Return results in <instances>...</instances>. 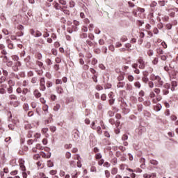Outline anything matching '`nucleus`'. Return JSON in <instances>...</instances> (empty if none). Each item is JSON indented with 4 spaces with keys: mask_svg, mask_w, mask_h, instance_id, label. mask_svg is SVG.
<instances>
[{
    "mask_svg": "<svg viewBox=\"0 0 178 178\" xmlns=\"http://www.w3.org/2000/svg\"><path fill=\"white\" fill-rule=\"evenodd\" d=\"M149 79L152 81H154L155 87H158L159 88H162V87H163V84L165 82H163L162 78H161V76H159V75L152 74L149 76Z\"/></svg>",
    "mask_w": 178,
    "mask_h": 178,
    "instance_id": "obj_1",
    "label": "nucleus"
},
{
    "mask_svg": "<svg viewBox=\"0 0 178 178\" xmlns=\"http://www.w3.org/2000/svg\"><path fill=\"white\" fill-rule=\"evenodd\" d=\"M40 88L42 91H45L47 87L45 86V78L42 77L40 80Z\"/></svg>",
    "mask_w": 178,
    "mask_h": 178,
    "instance_id": "obj_2",
    "label": "nucleus"
},
{
    "mask_svg": "<svg viewBox=\"0 0 178 178\" xmlns=\"http://www.w3.org/2000/svg\"><path fill=\"white\" fill-rule=\"evenodd\" d=\"M146 129L145 127L140 125L138 129H136V133L138 134V136H142L143 133H145Z\"/></svg>",
    "mask_w": 178,
    "mask_h": 178,
    "instance_id": "obj_3",
    "label": "nucleus"
},
{
    "mask_svg": "<svg viewBox=\"0 0 178 178\" xmlns=\"http://www.w3.org/2000/svg\"><path fill=\"white\" fill-rule=\"evenodd\" d=\"M72 138L74 141H77L80 138V132H79V130L75 129L72 131Z\"/></svg>",
    "mask_w": 178,
    "mask_h": 178,
    "instance_id": "obj_4",
    "label": "nucleus"
},
{
    "mask_svg": "<svg viewBox=\"0 0 178 178\" xmlns=\"http://www.w3.org/2000/svg\"><path fill=\"white\" fill-rule=\"evenodd\" d=\"M138 63L139 64V69H145V62L143 58H139L137 60Z\"/></svg>",
    "mask_w": 178,
    "mask_h": 178,
    "instance_id": "obj_5",
    "label": "nucleus"
},
{
    "mask_svg": "<svg viewBox=\"0 0 178 178\" xmlns=\"http://www.w3.org/2000/svg\"><path fill=\"white\" fill-rule=\"evenodd\" d=\"M10 105H11V106H14V108H17V106L20 105V102L17 100H10Z\"/></svg>",
    "mask_w": 178,
    "mask_h": 178,
    "instance_id": "obj_6",
    "label": "nucleus"
},
{
    "mask_svg": "<svg viewBox=\"0 0 178 178\" xmlns=\"http://www.w3.org/2000/svg\"><path fill=\"white\" fill-rule=\"evenodd\" d=\"M132 67H133V69H135L134 70V73H136V74H140V70L138 69V63L132 64Z\"/></svg>",
    "mask_w": 178,
    "mask_h": 178,
    "instance_id": "obj_7",
    "label": "nucleus"
},
{
    "mask_svg": "<svg viewBox=\"0 0 178 178\" xmlns=\"http://www.w3.org/2000/svg\"><path fill=\"white\" fill-rule=\"evenodd\" d=\"M19 168L22 172H26V166L24 165V161L23 159L19 162Z\"/></svg>",
    "mask_w": 178,
    "mask_h": 178,
    "instance_id": "obj_8",
    "label": "nucleus"
},
{
    "mask_svg": "<svg viewBox=\"0 0 178 178\" xmlns=\"http://www.w3.org/2000/svg\"><path fill=\"white\" fill-rule=\"evenodd\" d=\"M123 105L124 106H126V104H122V113H124V115H127V113H130V109H129L128 108H126V107H123Z\"/></svg>",
    "mask_w": 178,
    "mask_h": 178,
    "instance_id": "obj_9",
    "label": "nucleus"
},
{
    "mask_svg": "<svg viewBox=\"0 0 178 178\" xmlns=\"http://www.w3.org/2000/svg\"><path fill=\"white\" fill-rule=\"evenodd\" d=\"M6 42L8 44V48H9V49H13V48H15V47L13 46V43H12V41H10V40H7Z\"/></svg>",
    "mask_w": 178,
    "mask_h": 178,
    "instance_id": "obj_10",
    "label": "nucleus"
},
{
    "mask_svg": "<svg viewBox=\"0 0 178 178\" xmlns=\"http://www.w3.org/2000/svg\"><path fill=\"white\" fill-rule=\"evenodd\" d=\"M171 91H175L176 87H177V81H172L171 83Z\"/></svg>",
    "mask_w": 178,
    "mask_h": 178,
    "instance_id": "obj_11",
    "label": "nucleus"
},
{
    "mask_svg": "<svg viewBox=\"0 0 178 178\" xmlns=\"http://www.w3.org/2000/svg\"><path fill=\"white\" fill-rule=\"evenodd\" d=\"M124 86H126V83L123 82V81H120L117 84L118 88H123V87H124Z\"/></svg>",
    "mask_w": 178,
    "mask_h": 178,
    "instance_id": "obj_12",
    "label": "nucleus"
},
{
    "mask_svg": "<svg viewBox=\"0 0 178 178\" xmlns=\"http://www.w3.org/2000/svg\"><path fill=\"white\" fill-rule=\"evenodd\" d=\"M33 95H35V98H40V97H41V93L35 90L34 92H33Z\"/></svg>",
    "mask_w": 178,
    "mask_h": 178,
    "instance_id": "obj_13",
    "label": "nucleus"
},
{
    "mask_svg": "<svg viewBox=\"0 0 178 178\" xmlns=\"http://www.w3.org/2000/svg\"><path fill=\"white\" fill-rule=\"evenodd\" d=\"M8 98H9V99H10V101L17 100V97L15 95H10Z\"/></svg>",
    "mask_w": 178,
    "mask_h": 178,
    "instance_id": "obj_14",
    "label": "nucleus"
},
{
    "mask_svg": "<svg viewBox=\"0 0 178 178\" xmlns=\"http://www.w3.org/2000/svg\"><path fill=\"white\" fill-rule=\"evenodd\" d=\"M56 92L58 94H63V88H62L60 86H58L56 88Z\"/></svg>",
    "mask_w": 178,
    "mask_h": 178,
    "instance_id": "obj_15",
    "label": "nucleus"
},
{
    "mask_svg": "<svg viewBox=\"0 0 178 178\" xmlns=\"http://www.w3.org/2000/svg\"><path fill=\"white\" fill-rule=\"evenodd\" d=\"M59 109H60V104H57L56 106H54L53 110L54 111V112H58V111H59Z\"/></svg>",
    "mask_w": 178,
    "mask_h": 178,
    "instance_id": "obj_16",
    "label": "nucleus"
},
{
    "mask_svg": "<svg viewBox=\"0 0 178 178\" xmlns=\"http://www.w3.org/2000/svg\"><path fill=\"white\" fill-rule=\"evenodd\" d=\"M95 130H97V134H99V136H101V134H102V129H101V127H96V129Z\"/></svg>",
    "mask_w": 178,
    "mask_h": 178,
    "instance_id": "obj_17",
    "label": "nucleus"
},
{
    "mask_svg": "<svg viewBox=\"0 0 178 178\" xmlns=\"http://www.w3.org/2000/svg\"><path fill=\"white\" fill-rule=\"evenodd\" d=\"M163 88L165 90H170V83H166L163 85Z\"/></svg>",
    "mask_w": 178,
    "mask_h": 178,
    "instance_id": "obj_18",
    "label": "nucleus"
},
{
    "mask_svg": "<svg viewBox=\"0 0 178 178\" xmlns=\"http://www.w3.org/2000/svg\"><path fill=\"white\" fill-rule=\"evenodd\" d=\"M142 81H143V83L147 84V83H148L149 81V79H148V77H146V76H143Z\"/></svg>",
    "mask_w": 178,
    "mask_h": 178,
    "instance_id": "obj_19",
    "label": "nucleus"
},
{
    "mask_svg": "<svg viewBox=\"0 0 178 178\" xmlns=\"http://www.w3.org/2000/svg\"><path fill=\"white\" fill-rule=\"evenodd\" d=\"M11 58L15 62H17V60H19V56L17 55H13Z\"/></svg>",
    "mask_w": 178,
    "mask_h": 178,
    "instance_id": "obj_20",
    "label": "nucleus"
},
{
    "mask_svg": "<svg viewBox=\"0 0 178 178\" xmlns=\"http://www.w3.org/2000/svg\"><path fill=\"white\" fill-rule=\"evenodd\" d=\"M54 8H55V9H56V10H62V7H60V6H59V3H55V4H54Z\"/></svg>",
    "mask_w": 178,
    "mask_h": 178,
    "instance_id": "obj_21",
    "label": "nucleus"
},
{
    "mask_svg": "<svg viewBox=\"0 0 178 178\" xmlns=\"http://www.w3.org/2000/svg\"><path fill=\"white\" fill-rule=\"evenodd\" d=\"M134 86L136 88H141V83H140V81H136L134 83Z\"/></svg>",
    "mask_w": 178,
    "mask_h": 178,
    "instance_id": "obj_22",
    "label": "nucleus"
},
{
    "mask_svg": "<svg viewBox=\"0 0 178 178\" xmlns=\"http://www.w3.org/2000/svg\"><path fill=\"white\" fill-rule=\"evenodd\" d=\"M149 163H151V165H154V166H156L158 165V161H156V160H150L149 161Z\"/></svg>",
    "mask_w": 178,
    "mask_h": 178,
    "instance_id": "obj_23",
    "label": "nucleus"
},
{
    "mask_svg": "<svg viewBox=\"0 0 178 178\" xmlns=\"http://www.w3.org/2000/svg\"><path fill=\"white\" fill-rule=\"evenodd\" d=\"M47 166L48 168H54V162H52L51 160H49L47 161Z\"/></svg>",
    "mask_w": 178,
    "mask_h": 178,
    "instance_id": "obj_24",
    "label": "nucleus"
},
{
    "mask_svg": "<svg viewBox=\"0 0 178 178\" xmlns=\"http://www.w3.org/2000/svg\"><path fill=\"white\" fill-rule=\"evenodd\" d=\"M6 66H8V67H12L13 66V61H10V60L7 61Z\"/></svg>",
    "mask_w": 178,
    "mask_h": 178,
    "instance_id": "obj_25",
    "label": "nucleus"
},
{
    "mask_svg": "<svg viewBox=\"0 0 178 178\" xmlns=\"http://www.w3.org/2000/svg\"><path fill=\"white\" fill-rule=\"evenodd\" d=\"M6 81V76H2L0 78V84H2V83H5Z\"/></svg>",
    "mask_w": 178,
    "mask_h": 178,
    "instance_id": "obj_26",
    "label": "nucleus"
},
{
    "mask_svg": "<svg viewBox=\"0 0 178 178\" xmlns=\"http://www.w3.org/2000/svg\"><path fill=\"white\" fill-rule=\"evenodd\" d=\"M23 108H24V111H29L30 107L29 106V104L24 103V106H23Z\"/></svg>",
    "mask_w": 178,
    "mask_h": 178,
    "instance_id": "obj_27",
    "label": "nucleus"
},
{
    "mask_svg": "<svg viewBox=\"0 0 178 178\" xmlns=\"http://www.w3.org/2000/svg\"><path fill=\"white\" fill-rule=\"evenodd\" d=\"M46 86L48 88L52 87V86H54V83H52V82L51 81H48L47 83H46Z\"/></svg>",
    "mask_w": 178,
    "mask_h": 178,
    "instance_id": "obj_28",
    "label": "nucleus"
},
{
    "mask_svg": "<svg viewBox=\"0 0 178 178\" xmlns=\"http://www.w3.org/2000/svg\"><path fill=\"white\" fill-rule=\"evenodd\" d=\"M86 44H88V45H89V47H94V42H92V41H91L90 40H86Z\"/></svg>",
    "mask_w": 178,
    "mask_h": 178,
    "instance_id": "obj_29",
    "label": "nucleus"
},
{
    "mask_svg": "<svg viewBox=\"0 0 178 178\" xmlns=\"http://www.w3.org/2000/svg\"><path fill=\"white\" fill-rule=\"evenodd\" d=\"M126 90H127L128 91H131V90H133V86H131V84H127Z\"/></svg>",
    "mask_w": 178,
    "mask_h": 178,
    "instance_id": "obj_30",
    "label": "nucleus"
},
{
    "mask_svg": "<svg viewBox=\"0 0 178 178\" xmlns=\"http://www.w3.org/2000/svg\"><path fill=\"white\" fill-rule=\"evenodd\" d=\"M47 31H48L47 29H45V31H44V34H43L44 38H47V37H49V33Z\"/></svg>",
    "mask_w": 178,
    "mask_h": 178,
    "instance_id": "obj_31",
    "label": "nucleus"
},
{
    "mask_svg": "<svg viewBox=\"0 0 178 178\" xmlns=\"http://www.w3.org/2000/svg\"><path fill=\"white\" fill-rule=\"evenodd\" d=\"M7 91L8 94H12V92H13V88L12 86H10L9 88H7Z\"/></svg>",
    "mask_w": 178,
    "mask_h": 178,
    "instance_id": "obj_32",
    "label": "nucleus"
},
{
    "mask_svg": "<svg viewBox=\"0 0 178 178\" xmlns=\"http://www.w3.org/2000/svg\"><path fill=\"white\" fill-rule=\"evenodd\" d=\"M92 80L93 81H95V83H98V75L97 74L93 75Z\"/></svg>",
    "mask_w": 178,
    "mask_h": 178,
    "instance_id": "obj_33",
    "label": "nucleus"
},
{
    "mask_svg": "<svg viewBox=\"0 0 178 178\" xmlns=\"http://www.w3.org/2000/svg\"><path fill=\"white\" fill-rule=\"evenodd\" d=\"M154 84H155L152 81H148V86L149 88H154Z\"/></svg>",
    "mask_w": 178,
    "mask_h": 178,
    "instance_id": "obj_34",
    "label": "nucleus"
},
{
    "mask_svg": "<svg viewBox=\"0 0 178 178\" xmlns=\"http://www.w3.org/2000/svg\"><path fill=\"white\" fill-rule=\"evenodd\" d=\"M12 70H13L14 72H19V67L17 66V65L15 64V65H13Z\"/></svg>",
    "mask_w": 178,
    "mask_h": 178,
    "instance_id": "obj_35",
    "label": "nucleus"
},
{
    "mask_svg": "<svg viewBox=\"0 0 178 178\" xmlns=\"http://www.w3.org/2000/svg\"><path fill=\"white\" fill-rule=\"evenodd\" d=\"M122 141H127V140H129V136H127V134H124L122 136Z\"/></svg>",
    "mask_w": 178,
    "mask_h": 178,
    "instance_id": "obj_36",
    "label": "nucleus"
},
{
    "mask_svg": "<svg viewBox=\"0 0 178 178\" xmlns=\"http://www.w3.org/2000/svg\"><path fill=\"white\" fill-rule=\"evenodd\" d=\"M118 173V168H113L111 170V175H116Z\"/></svg>",
    "mask_w": 178,
    "mask_h": 178,
    "instance_id": "obj_37",
    "label": "nucleus"
},
{
    "mask_svg": "<svg viewBox=\"0 0 178 178\" xmlns=\"http://www.w3.org/2000/svg\"><path fill=\"white\" fill-rule=\"evenodd\" d=\"M87 37H88V35L86 33H82L80 35V38H82V39L87 38Z\"/></svg>",
    "mask_w": 178,
    "mask_h": 178,
    "instance_id": "obj_38",
    "label": "nucleus"
},
{
    "mask_svg": "<svg viewBox=\"0 0 178 178\" xmlns=\"http://www.w3.org/2000/svg\"><path fill=\"white\" fill-rule=\"evenodd\" d=\"M42 33L40 31H36L35 33V37H41Z\"/></svg>",
    "mask_w": 178,
    "mask_h": 178,
    "instance_id": "obj_39",
    "label": "nucleus"
},
{
    "mask_svg": "<svg viewBox=\"0 0 178 178\" xmlns=\"http://www.w3.org/2000/svg\"><path fill=\"white\" fill-rule=\"evenodd\" d=\"M36 58L38 60H41V59H42V54H41L40 53H38L36 54Z\"/></svg>",
    "mask_w": 178,
    "mask_h": 178,
    "instance_id": "obj_40",
    "label": "nucleus"
},
{
    "mask_svg": "<svg viewBox=\"0 0 178 178\" xmlns=\"http://www.w3.org/2000/svg\"><path fill=\"white\" fill-rule=\"evenodd\" d=\"M65 158H67V159H70V158H72V154L69 152H67L65 154Z\"/></svg>",
    "mask_w": 178,
    "mask_h": 178,
    "instance_id": "obj_41",
    "label": "nucleus"
},
{
    "mask_svg": "<svg viewBox=\"0 0 178 178\" xmlns=\"http://www.w3.org/2000/svg\"><path fill=\"white\" fill-rule=\"evenodd\" d=\"M136 24H138V26H143V24H144V21L143 20H137L136 21Z\"/></svg>",
    "mask_w": 178,
    "mask_h": 178,
    "instance_id": "obj_42",
    "label": "nucleus"
},
{
    "mask_svg": "<svg viewBox=\"0 0 178 178\" xmlns=\"http://www.w3.org/2000/svg\"><path fill=\"white\" fill-rule=\"evenodd\" d=\"M29 86V81L24 80L22 82V87H27Z\"/></svg>",
    "mask_w": 178,
    "mask_h": 178,
    "instance_id": "obj_43",
    "label": "nucleus"
},
{
    "mask_svg": "<svg viewBox=\"0 0 178 178\" xmlns=\"http://www.w3.org/2000/svg\"><path fill=\"white\" fill-rule=\"evenodd\" d=\"M27 92H30V90H29L28 88H24L22 90V94L24 95H26V94H27Z\"/></svg>",
    "mask_w": 178,
    "mask_h": 178,
    "instance_id": "obj_44",
    "label": "nucleus"
},
{
    "mask_svg": "<svg viewBox=\"0 0 178 178\" xmlns=\"http://www.w3.org/2000/svg\"><path fill=\"white\" fill-rule=\"evenodd\" d=\"M90 127L91 129H92L93 130L97 129V126H95V122H92L90 124Z\"/></svg>",
    "mask_w": 178,
    "mask_h": 178,
    "instance_id": "obj_45",
    "label": "nucleus"
},
{
    "mask_svg": "<svg viewBox=\"0 0 178 178\" xmlns=\"http://www.w3.org/2000/svg\"><path fill=\"white\" fill-rule=\"evenodd\" d=\"M36 149H40V151H42L44 149V147L41 146L40 144H37L35 147Z\"/></svg>",
    "mask_w": 178,
    "mask_h": 178,
    "instance_id": "obj_46",
    "label": "nucleus"
},
{
    "mask_svg": "<svg viewBox=\"0 0 178 178\" xmlns=\"http://www.w3.org/2000/svg\"><path fill=\"white\" fill-rule=\"evenodd\" d=\"M50 131H51L52 133H55V131H56V127L55 126H51L49 127Z\"/></svg>",
    "mask_w": 178,
    "mask_h": 178,
    "instance_id": "obj_47",
    "label": "nucleus"
},
{
    "mask_svg": "<svg viewBox=\"0 0 178 178\" xmlns=\"http://www.w3.org/2000/svg\"><path fill=\"white\" fill-rule=\"evenodd\" d=\"M31 124H29V122H26L25 124V129L26 130H29V129H31Z\"/></svg>",
    "mask_w": 178,
    "mask_h": 178,
    "instance_id": "obj_48",
    "label": "nucleus"
},
{
    "mask_svg": "<svg viewBox=\"0 0 178 178\" xmlns=\"http://www.w3.org/2000/svg\"><path fill=\"white\" fill-rule=\"evenodd\" d=\"M156 53L159 55H163V50H162L161 49H156Z\"/></svg>",
    "mask_w": 178,
    "mask_h": 178,
    "instance_id": "obj_49",
    "label": "nucleus"
},
{
    "mask_svg": "<svg viewBox=\"0 0 178 178\" xmlns=\"http://www.w3.org/2000/svg\"><path fill=\"white\" fill-rule=\"evenodd\" d=\"M36 65H38V66H39V67H42V66H44V63H42V62L37 60L36 61Z\"/></svg>",
    "mask_w": 178,
    "mask_h": 178,
    "instance_id": "obj_50",
    "label": "nucleus"
},
{
    "mask_svg": "<svg viewBox=\"0 0 178 178\" xmlns=\"http://www.w3.org/2000/svg\"><path fill=\"white\" fill-rule=\"evenodd\" d=\"M97 63H98V60H97L96 58H92V65H93V66H95V65H97Z\"/></svg>",
    "mask_w": 178,
    "mask_h": 178,
    "instance_id": "obj_51",
    "label": "nucleus"
},
{
    "mask_svg": "<svg viewBox=\"0 0 178 178\" xmlns=\"http://www.w3.org/2000/svg\"><path fill=\"white\" fill-rule=\"evenodd\" d=\"M163 95H168L169 94V89H163Z\"/></svg>",
    "mask_w": 178,
    "mask_h": 178,
    "instance_id": "obj_52",
    "label": "nucleus"
},
{
    "mask_svg": "<svg viewBox=\"0 0 178 178\" xmlns=\"http://www.w3.org/2000/svg\"><path fill=\"white\" fill-rule=\"evenodd\" d=\"M143 104L138 105V112H143Z\"/></svg>",
    "mask_w": 178,
    "mask_h": 178,
    "instance_id": "obj_53",
    "label": "nucleus"
},
{
    "mask_svg": "<svg viewBox=\"0 0 178 178\" xmlns=\"http://www.w3.org/2000/svg\"><path fill=\"white\" fill-rule=\"evenodd\" d=\"M108 116H110V118H112L113 116H115V113L112 111H109L108 112Z\"/></svg>",
    "mask_w": 178,
    "mask_h": 178,
    "instance_id": "obj_54",
    "label": "nucleus"
},
{
    "mask_svg": "<svg viewBox=\"0 0 178 178\" xmlns=\"http://www.w3.org/2000/svg\"><path fill=\"white\" fill-rule=\"evenodd\" d=\"M33 131H29L27 135L28 138H31L33 137Z\"/></svg>",
    "mask_w": 178,
    "mask_h": 178,
    "instance_id": "obj_55",
    "label": "nucleus"
},
{
    "mask_svg": "<svg viewBox=\"0 0 178 178\" xmlns=\"http://www.w3.org/2000/svg\"><path fill=\"white\" fill-rule=\"evenodd\" d=\"M158 62H159V58L156 57L153 60L152 63H153V65H158Z\"/></svg>",
    "mask_w": 178,
    "mask_h": 178,
    "instance_id": "obj_56",
    "label": "nucleus"
},
{
    "mask_svg": "<svg viewBox=\"0 0 178 178\" xmlns=\"http://www.w3.org/2000/svg\"><path fill=\"white\" fill-rule=\"evenodd\" d=\"M50 175H51L52 176H54V175H56V173H58V171L56 170H51L49 172Z\"/></svg>",
    "mask_w": 178,
    "mask_h": 178,
    "instance_id": "obj_57",
    "label": "nucleus"
},
{
    "mask_svg": "<svg viewBox=\"0 0 178 178\" xmlns=\"http://www.w3.org/2000/svg\"><path fill=\"white\" fill-rule=\"evenodd\" d=\"M143 105H145V106H149V105H151V102L145 101L143 102Z\"/></svg>",
    "mask_w": 178,
    "mask_h": 178,
    "instance_id": "obj_58",
    "label": "nucleus"
},
{
    "mask_svg": "<svg viewBox=\"0 0 178 178\" xmlns=\"http://www.w3.org/2000/svg\"><path fill=\"white\" fill-rule=\"evenodd\" d=\"M105 176H106V177H107V178L111 177V172H109L108 170H105Z\"/></svg>",
    "mask_w": 178,
    "mask_h": 178,
    "instance_id": "obj_59",
    "label": "nucleus"
},
{
    "mask_svg": "<svg viewBox=\"0 0 178 178\" xmlns=\"http://www.w3.org/2000/svg\"><path fill=\"white\" fill-rule=\"evenodd\" d=\"M37 80H38L37 77H33V78L31 79V83H32L33 84H35V83H37Z\"/></svg>",
    "mask_w": 178,
    "mask_h": 178,
    "instance_id": "obj_60",
    "label": "nucleus"
},
{
    "mask_svg": "<svg viewBox=\"0 0 178 178\" xmlns=\"http://www.w3.org/2000/svg\"><path fill=\"white\" fill-rule=\"evenodd\" d=\"M127 79L129 81H133V80H134V76H133L132 75H128Z\"/></svg>",
    "mask_w": 178,
    "mask_h": 178,
    "instance_id": "obj_61",
    "label": "nucleus"
},
{
    "mask_svg": "<svg viewBox=\"0 0 178 178\" xmlns=\"http://www.w3.org/2000/svg\"><path fill=\"white\" fill-rule=\"evenodd\" d=\"M147 54H148L149 56H154V51H152V50H149L148 52H147Z\"/></svg>",
    "mask_w": 178,
    "mask_h": 178,
    "instance_id": "obj_62",
    "label": "nucleus"
},
{
    "mask_svg": "<svg viewBox=\"0 0 178 178\" xmlns=\"http://www.w3.org/2000/svg\"><path fill=\"white\" fill-rule=\"evenodd\" d=\"M88 38H90L92 41L95 38L94 35L92 33H89Z\"/></svg>",
    "mask_w": 178,
    "mask_h": 178,
    "instance_id": "obj_63",
    "label": "nucleus"
},
{
    "mask_svg": "<svg viewBox=\"0 0 178 178\" xmlns=\"http://www.w3.org/2000/svg\"><path fill=\"white\" fill-rule=\"evenodd\" d=\"M159 5H160V6H165V1H159Z\"/></svg>",
    "mask_w": 178,
    "mask_h": 178,
    "instance_id": "obj_64",
    "label": "nucleus"
}]
</instances>
